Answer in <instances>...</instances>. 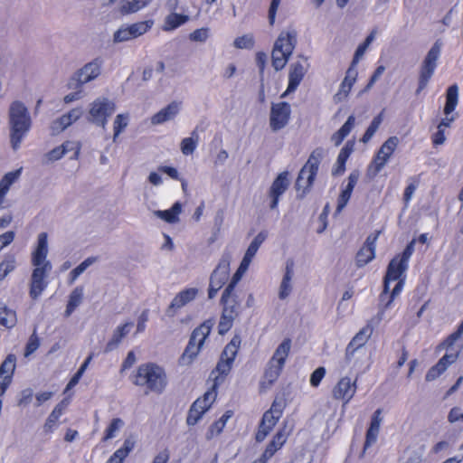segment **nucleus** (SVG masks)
I'll return each instance as SVG.
<instances>
[{
	"label": "nucleus",
	"mask_w": 463,
	"mask_h": 463,
	"mask_svg": "<svg viewBox=\"0 0 463 463\" xmlns=\"http://www.w3.org/2000/svg\"><path fill=\"white\" fill-rule=\"evenodd\" d=\"M182 206L180 203H175L172 207L168 210L159 211L158 215L166 222L173 223L178 220Z\"/></svg>",
	"instance_id": "8fccbe9b"
},
{
	"label": "nucleus",
	"mask_w": 463,
	"mask_h": 463,
	"mask_svg": "<svg viewBox=\"0 0 463 463\" xmlns=\"http://www.w3.org/2000/svg\"><path fill=\"white\" fill-rule=\"evenodd\" d=\"M399 144V138L395 136L390 137L383 142V144L377 150V153L380 154L383 157L389 159L393 155Z\"/></svg>",
	"instance_id": "49530a36"
},
{
	"label": "nucleus",
	"mask_w": 463,
	"mask_h": 463,
	"mask_svg": "<svg viewBox=\"0 0 463 463\" xmlns=\"http://www.w3.org/2000/svg\"><path fill=\"white\" fill-rule=\"evenodd\" d=\"M322 157V148L313 150L307 161L300 169L295 186L298 192L301 191L302 196H304L312 187L317 175Z\"/></svg>",
	"instance_id": "1a4fd4ad"
},
{
	"label": "nucleus",
	"mask_w": 463,
	"mask_h": 463,
	"mask_svg": "<svg viewBox=\"0 0 463 463\" xmlns=\"http://www.w3.org/2000/svg\"><path fill=\"white\" fill-rule=\"evenodd\" d=\"M15 238V232L8 231L0 235V251L9 244H11Z\"/></svg>",
	"instance_id": "774afa93"
},
{
	"label": "nucleus",
	"mask_w": 463,
	"mask_h": 463,
	"mask_svg": "<svg viewBox=\"0 0 463 463\" xmlns=\"http://www.w3.org/2000/svg\"><path fill=\"white\" fill-rule=\"evenodd\" d=\"M100 67L101 61L96 59L78 71L72 80L77 82L78 87H82L85 83L94 80L99 75Z\"/></svg>",
	"instance_id": "a878e982"
},
{
	"label": "nucleus",
	"mask_w": 463,
	"mask_h": 463,
	"mask_svg": "<svg viewBox=\"0 0 463 463\" xmlns=\"http://www.w3.org/2000/svg\"><path fill=\"white\" fill-rule=\"evenodd\" d=\"M355 123V118L351 115L347 118L345 124L332 136V141L335 146H339L349 135Z\"/></svg>",
	"instance_id": "4c0bfd02"
},
{
	"label": "nucleus",
	"mask_w": 463,
	"mask_h": 463,
	"mask_svg": "<svg viewBox=\"0 0 463 463\" xmlns=\"http://www.w3.org/2000/svg\"><path fill=\"white\" fill-rule=\"evenodd\" d=\"M16 368V356L9 354L0 364V397L5 394L12 383Z\"/></svg>",
	"instance_id": "b1692460"
},
{
	"label": "nucleus",
	"mask_w": 463,
	"mask_h": 463,
	"mask_svg": "<svg viewBox=\"0 0 463 463\" xmlns=\"http://www.w3.org/2000/svg\"><path fill=\"white\" fill-rule=\"evenodd\" d=\"M306 71L307 70L304 64L299 61H295L290 65L288 72V85L286 91L282 94V97H285L297 90L302 81Z\"/></svg>",
	"instance_id": "bb28decb"
},
{
	"label": "nucleus",
	"mask_w": 463,
	"mask_h": 463,
	"mask_svg": "<svg viewBox=\"0 0 463 463\" xmlns=\"http://www.w3.org/2000/svg\"><path fill=\"white\" fill-rule=\"evenodd\" d=\"M151 0H123L120 6L122 14H133L146 6Z\"/></svg>",
	"instance_id": "a18cd8bd"
},
{
	"label": "nucleus",
	"mask_w": 463,
	"mask_h": 463,
	"mask_svg": "<svg viewBox=\"0 0 463 463\" xmlns=\"http://www.w3.org/2000/svg\"><path fill=\"white\" fill-rule=\"evenodd\" d=\"M230 277V262L222 259L210 277L208 298H213L217 292L227 283Z\"/></svg>",
	"instance_id": "f3484780"
},
{
	"label": "nucleus",
	"mask_w": 463,
	"mask_h": 463,
	"mask_svg": "<svg viewBox=\"0 0 463 463\" xmlns=\"http://www.w3.org/2000/svg\"><path fill=\"white\" fill-rule=\"evenodd\" d=\"M382 409H377L372 415L370 426L366 430L364 449L374 444L377 440L382 422Z\"/></svg>",
	"instance_id": "cd10ccee"
},
{
	"label": "nucleus",
	"mask_w": 463,
	"mask_h": 463,
	"mask_svg": "<svg viewBox=\"0 0 463 463\" xmlns=\"http://www.w3.org/2000/svg\"><path fill=\"white\" fill-rule=\"evenodd\" d=\"M217 396V390L211 387L202 397L192 404L186 418L189 426L195 425L203 415L210 409Z\"/></svg>",
	"instance_id": "4468645a"
},
{
	"label": "nucleus",
	"mask_w": 463,
	"mask_h": 463,
	"mask_svg": "<svg viewBox=\"0 0 463 463\" xmlns=\"http://www.w3.org/2000/svg\"><path fill=\"white\" fill-rule=\"evenodd\" d=\"M293 268L294 262L293 260H288L286 265L285 273L279 287V297L280 299L287 298L291 293V280L293 277Z\"/></svg>",
	"instance_id": "2f4dec72"
},
{
	"label": "nucleus",
	"mask_w": 463,
	"mask_h": 463,
	"mask_svg": "<svg viewBox=\"0 0 463 463\" xmlns=\"http://www.w3.org/2000/svg\"><path fill=\"white\" fill-rule=\"evenodd\" d=\"M267 238V233L265 232H260L258 233V235L253 239V241L249 245L245 256L253 259L255 254L257 253L259 248L263 243V241Z\"/></svg>",
	"instance_id": "603ef678"
},
{
	"label": "nucleus",
	"mask_w": 463,
	"mask_h": 463,
	"mask_svg": "<svg viewBox=\"0 0 463 463\" xmlns=\"http://www.w3.org/2000/svg\"><path fill=\"white\" fill-rule=\"evenodd\" d=\"M151 24L150 21L139 22L129 25L128 28L131 31L132 37L136 38L146 33L151 28Z\"/></svg>",
	"instance_id": "5fc2aeb1"
},
{
	"label": "nucleus",
	"mask_w": 463,
	"mask_h": 463,
	"mask_svg": "<svg viewBox=\"0 0 463 463\" xmlns=\"http://www.w3.org/2000/svg\"><path fill=\"white\" fill-rule=\"evenodd\" d=\"M16 322V312L9 308L5 303L0 302V326L5 328H13Z\"/></svg>",
	"instance_id": "f704fd0d"
},
{
	"label": "nucleus",
	"mask_w": 463,
	"mask_h": 463,
	"mask_svg": "<svg viewBox=\"0 0 463 463\" xmlns=\"http://www.w3.org/2000/svg\"><path fill=\"white\" fill-rule=\"evenodd\" d=\"M69 141L62 144L60 146H56L46 154V157L49 161H55L61 158L68 150Z\"/></svg>",
	"instance_id": "13d9d810"
},
{
	"label": "nucleus",
	"mask_w": 463,
	"mask_h": 463,
	"mask_svg": "<svg viewBox=\"0 0 463 463\" xmlns=\"http://www.w3.org/2000/svg\"><path fill=\"white\" fill-rule=\"evenodd\" d=\"M81 115L80 109H72L68 113L63 114L54 122V128L64 130L67 127L71 126Z\"/></svg>",
	"instance_id": "79ce46f5"
},
{
	"label": "nucleus",
	"mask_w": 463,
	"mask_h": 463,
	"mask_svg": "<svg viewBox=\"0 0 463 463\" xmlns=\"http://www.w3.org/2000/svg\"><path fill=\"white\" fill-rule=\"evenodd\" d=\"M355 123V118L351 115L347 118L345 124L332 136V141L335 146H339L349 135Z\"/></svg>",
	"instance_id": "58836bf2"
},
{
	"label": "nucleus",
	"mask_w": 463,
	"mask_h": 463,
	"mask_svg": "<svg viewBox=\"0 0 463 463\" xmlns=\"http://www.w3.org/2000/svg\"><path fill=\"white\" fill-rule=\"evenodd\" d=\"M291 432L292 429H288L287 424L284 423L283 426H281L273 435L260 457L255 459L252 463H267L279 450L283 448Z\"/></svg>",
	"instance_id": "2eb2a0df"
},
{
	"label": "nucleus",
	"mask_w": 463,
	"mask_h": 463,
	"mask_svg": "<svg viewBox=\"0 0 463 463\" xmlns=\"http://www.w3.org/2000/svg\"><path fill=\"white\" fill-rule=\"evenodd\" d=\"M197 146V142L193 137H185L181 142V151L184 156L192 155Z\"/></svg>",
	"instance_id": "e2e57ef3"
},
{
	"label": "nucleus",
	"mask_w": 463,
	"mask_h": 463,
	"mask_svg": "<svg viewBox=\"0 0 463 463\" xmlns=\"http://www.w3.org/2000/svg\"><path fill=\"white\" fill-rule=\"evenodd\" d=\"M17 266L16 257L14 254H5L0 262V281L4 280L8 274L13 272Z\"/></svg>",
	"instance_id": "37998d69"
},
{
	"label": "nucleus",
	"mask_w": 463,
	"mask_h": 463,
	"mask_svg": "<svg viewBox=\"0 0 463 463\" xmlns=\"http://www.w3.org/2000/svg\"><path fill=\"white\" fill-rule=\"evenodd\" d=\"M128 126V116L124 114H118L115 118L113 123L114 129V139L127 128Z\"/></svg>",
	"instance_id": "bf43d9fd"
},
{
	"label": "nucleus",
	"mask_w": 463,
	"mask_h": 463,
	"mask_svg": "<svg viewBox=\"0 0 463 463\" xmlns=\"http://www.w3.org/2000/svg\"><path fill=\"white\" fill-rule=\"evenodd\" d=\"M232 411H227L224 412V414L217 420H215L212 425H211V432L213 433V432H216L217 434L221 433L222 430H223L227 420L232 416Z\"/></svg>",
	"instance_id": "052dcab7"
},
{
	"label": "nucleus",
	"mask_w": 463,
	"mask_h": 463,
	"mask_svg": "<svg viewBox=\"0 0 463 463\" xmlns=\"http://www.w3.org/2000/svg\"><path fill=\"white\" fill-rule=\"evenodd\" d=\"M242 273L243 272L238 269L222 294L221 305L222 310L218 324V333L222 335L226 334L232 327L233 321L238 316L240 304L237 300L234 289Z\"/></svg>",
	"instance_id": "39448f33"
},
{
	"label": "nucleus",
	"mask_w": 463,
	"mask_h": 463,
	"mask_svg": "<svg viewBox=\"0 0 463 463\" xmlns=\"http://www.w3.org/2000/svg\"><path fill=\"white\" fill-rule=\"evenodd\" d=\"M254 43V37L251 34H244L234 40V46L238 49H251Z\"/></svg>",
	"instance_id": "4d7b16f0"
},
{
	"label": "nucleus",
	"mask_w": 463,
	"mask_h": 463,
	"mask_svg": "<svg viewBox=\"0 0 463 463\" xmlns=\"http://www.w3.org/2000/svg\"><path fill=\"white\" fill-rule=\"evenodd\" d=\"M148 317H149V310L144 309L137 318V333H142L145 331L146 322L148 321Z\"/></svg>",
	"instance_id": "338daca9"
},
{
	"label": "nucleus",
	"mask_w": 463,
	"mask_h": 463,
	"mask_svg": "<svg viewBox=\"0 0 463 463\" xmlns=\"http://www.w3.org/2000/svg\"><path fill=\"white\" fill-rule=\"evenodd\" d=\"M188 20L189 16L186 14L171 13L165 19L163 30L166 32L173 31L185 24Z\"/></svg>",
	"instance_id": "e433bc0d"
},
{
	"label": "nucleus",
	"mask_w": 463,
	"mask_h": 463,
	"mask_svg": "<svg viewBox=\"0 0 463 463\" xmlns=\"http://www.w3.org/2000/svg\"><path fill=\"white\" fill-rule=\"evenodd\" d=\"M372 334L373 327L369 324L362 327L355 334L345 348V357L347 362H350L354 358V354L366 345Z\"/></svg>",
	"instance_id": "5701e85b"
},
{
	"label": "nucleus",
	"mask_w": 463,
	"mask_h": 463,
	"mask_svg": "<svg viewBox=\"0 0 463 463\" xmlns=\"http://www.w3.org/2000/svg\"><path fill=\"white\" fill-rule=\"evenodd\" d=\"M440 54V46L435 43L425 56L419 72L418 88L416 93L420 94L429 84L437 68V61Z\"/></svg>",
	"instance_id": "ddd939ff"
},
{
	"label": "nucleus",
	"mask_w": 463,
	"mask_h": 463,
	"mask_svg": "<svg viewBox=\"0 0 463 463\" xmlns=\"http://www.w3.org/2000/svg\"><path fill=\"white\" fill-rule=\"evenodd\" d=\"M179 112V103L173 101L163 108L151 118V122L155 125L162 124L174 118Z\"/></svg>",
	"instance_id": "c756f323"
},
{
	"label": "nucleus",
	"mask_w": 463,
	"mask_h": 463,
	"mask_svg": "<svg viewBox=\"0 0 463 463\" xmlns=\"http://www.w3.org/2000/svg\"><path fill=\"white\" fill-rule=\"evenodd\" d=\"M116 105L107 98L95 99L90 109L91 120L105 128L109 118L115 112Z\"/></svg>",
	"instance_id": "dca6fc26"
},
{
	"label": "nucleus",
	"mask_w": 463,
	"mask_h": 463,
	"mask_svg": "<svg viewBox=\"0 0 463 463\" xmlns=\"http://www.w3.org/2000/svg\"><path fill=\"white\" fill-rule=\"evenodd\" d=\"M198 294V289L195 288H187L180 291L173 298L172 302L166 308V315L168 317H174L176 311L186 304L194 300Z\"/></svg>",
	"instance_id": "393cba45"
},
{
	"label": "nucleus",
	"mask_w": 463,
	"mask_h": 463,
	"mask_svg": "<svg viewBox=\"0 0 463 463\" xmlns=\"http://www.w3.org/2000/svg\"><path fill=\"white\" fill-rule=\"evenodd\" d=\"M415 239H412L402 252L396 254L389 262L383 279V290L379 298L384 302V308L391 307L393 300L402 293L405 286L406 271L414 252Z\"/></svg>",
	"instance_id": "f257e3e1"
},
{
	"label": "nucleus",
	"mask_w": 463,
	"mask_h": 463,
	"mask_svg": "<svg viewBox=\"0 0 463 463\" xmlns=\"http://www.w3.org/2000/svg\"><path fill=\"white\" fill-rule=\"evenodd\" d=\"M133 326L132 322H126L119 325L113 332L111 338L106 345V351L114 350L122 341V339L129 333L130 328Z\"/></svg>",
	"instance_id": "7c9ffc66"
},
{
	"label": "nucleus",
	"mask_w": 463,
	"mask_h": 463,
	"mask_svg": "<svg viewBox=\"0 0 463 463\" xmlns=\"http://www.w3.org/2000/svg\"><path fill=\"white\" fill-rule=\"evenodd\" d=\"M463 335V320L458 325V328L449 335L442 342H440L435 348L437 354L446 350V354L437 362L436 364L431 366L425 376L427 382H431L440 376L447 368L454 364L459 357L463 350V343L461 337Z\"/></svg>",
	"instance_id": "7ed1b4c3"
},
{
	"label": "nucleus",
	"mask_w": 463,
	"mask_h": 463,
	"mask_svg": "<svg viewBox=\"0 0 463 463\" xmlns=\"http://www.w3.org/2000/svg\"><path fill=\"white\" fill-rule=\"evenodd\" d=\"M288 172L284 171L272 182L269 190V197L270 198L269 208L275 210L278 208L280 196L288 190L290 182L288 179Z\"/></svg>",
	"instance_id": "4be33fe9"
},
{
	"label": "nucleus",
	"mask_w": 463,
	"mask_h": 463,
	"mask_svg": "<svg viewBox=\"0 0 463 463\" xmlns=\"http://www.w3.org/2000/svg\"><path fill=\"white\" fill-rule=\"evenodd\" d=\"M458 103V86L455 83L450 85L446 90V102L443 109V112L446 118L441 119L438 125V128L444 130L449 128L455 118L449 116L456 109Z\"/></svg>",
	"instance_id": "6ab92c4d"
},
{
	"label": "nucleus",
	"mask_w": 463,
	"mask_h": 463,
	"mask_svg": "<svg viewBox=\"0 0 463 463\" xmlns=\"http://www.w3.org/2000/svg\"><path fill=\"white\" fill-rule=\"evenodd\" d=\"M283 411V403L275 400L270 408L263 413L258 430L255 434V440L257 442L263 441L271 432L279 419L282 417Z\"/></svg>",
	"instance_id": "f8f14e48"
},
{
	"label": "nucleus",
	"mask_w": 463,
	"mask_h": 463,
	"mask_svg": "<svg viewBox=\"0 0 463 463\" xmlns=\"http://www.w3.org/2000/svg\"><path fill=\"white\" fill-rule=\"evenodd\" d=\"M352 151L353 146H349V144H346L342 147L336 159V167L333 172L334 175H340L345 172L346 161L348 160Z\"/></svg>",
	"instance_id": "de8ad7c7"
},
{
	"label": "nucleus",
	"mask_w": 463,
	"mask_h": 463,
	"mask_svg": "<svg viewBox=\"0 0 463 463\" xmlns=\"http://www.w3.org/2000/svg\"><path fill=\"white\" fill-rule=\"evenodd\" d=\"M290 106L288 102L282 101L273 104L270 109L269 125L273 131L283 128L290 118Z\"/></svg>",
	"instance_id": "412c9836"
},
{
	"label": "nucleus",
	"mask_w": 463,
	"mask_h": 463,
	"mask_svg": "<svg viewBox=\"0 0 463 463\" xmlns=\"http://www.w3.org/2000/svg\"><path fill=\"white\" fill-rule=\"evenodd\" d=\"M383 121V113L378 114L373 118L372 122L370 123L369 127L365 130L364 134L363 135L361 141L363 143H367L371 140L374 133L379 128L381 123Z\"/></svg>",
	"instance_id": "3c124183"
},
{
	"label": "nucleus",
	"mask_w": 463,
	"mask_h": 463,
	"mask_svg": "<svg viewBox=\"0 0 463 463\" xmlns=\"http://www.w3.org/2000/svg\"><path fill=\"white\" fill-rule=\"evenodd\" d=\"M291 349V339L285 338L275 350L264 373V381L272 384L279 377Z\"/></svg>",
	"instance_id": "9b49d317"
},
{
	"label": "nucleus",
	"mask_w": 463,
	"mask_h": 463,
	"mask_svg": "<svg viewBox=\"0 0 463 463\" xmlns=\"http://www.w3.org/2000/svg\"><path fill=\"white\" fill-rule=\"evenodd\" d=\"M241 345V337L235 335L225 345L215 369L210 374L213 383L212 387L217 390L218 386L224 381L225 377L232 370L233 362L236 358Z\"/></svg>",
	"instance_id": "0eeeda50"
},
{
	"label": "nucleus",
	"mask_w": 463,
	"mask_h": 463,
	"mask_svg": "<svg viewBox=\"0 0 463 463\" xmlns=\"http://www.w3.org/2000/svg\"><path fill=\"white\" fill-rule=\"evenodd\" d=\"M83 298V288L81 286L76 287L69 296V300L65 309V317H70L73 311L81 303Z\"/></svg>",
	"instance_id": "ea45409f"
},
{
	"label": "nucleus",
	"mask_w": 463,
	"mask_h": 463,
	"mask_svg": "<svg viewBox=\"0 0 463 463\" xmlns=\"http://www.w3.org/2000/svg\"><path fill=\"white\" fill-rule=\"evenodd\" d=\"M380 233L381 231H375L367 236L355 256L357 267L362 268L375 258L376 242Z\"/></svg>",
	"instance_id": "aec40b11"
},
{
	"label": "nucleus",
	"mask_w": 463,
	"mask_h": 463,
	"mask_svg": "<svg viewBox=\"0 0 463 463\" xmlns=\"http://www.w3.org/2000/svg\"><path fill=\"white\" fill-rule=\"evenodd\" d=\"M376 33H377V29L376 28L373 29L371 31V33L366 36L365 40L358 45V47L355 50V52L354 54V57H353L350 66L354 67V68L356 67L360 59L363 57V55L365 53L369 45L374 40Z\"/></svg>",
	"instance_id": "a19ab883"
},
{
	"label": "nucleus",
	"mask_w": 463,
	"mask_h": 463,
	"mask_svg": "<svg viewBox=\"0 0 463 463\" xmlns=\"http://www.w3.org/2000/svg\"><path fill=\"white\" fill-rule=\"evenodd\" d=\"M10 142L14 150L19 149L29 132L32 120L27 108L20 101H14L9 109Z\"/></svg>",
	"instance_id": "423d86ee"
},
{
	"label": "nucleus",
	"mask_w": 463,
	"mask_h": 463,
	"mask_svg": "<svg viewBox=\"0 0 463 463\" xmlns=\"http://www.w3.org/2000/svg\"><path fill=\"white\" fill-rule=\"evenodd\" d=\"M124 425L123 420L120 418H114L106 428L102 441H107L115 437L116 432L120 430Z\"/></svg>",
	"instance_id": "864d4df0"
},
{
	"label": "nucleus",
	"mask_w": 463,
	"mask_h": 463,
	"mask_svg": "<svg viewBox=\"0 0 463 463\" xmlns=\"http://www.w3.org/2000/svg\"><path fill=\"white\" fill-rule=\"evenodd\" d=\"M134 448L130 439H125L121 448L118 449L107 460L106 463H123Z\"/></svg>",
	"instance_id": "c9c22d12"
},
{
	"label": "nucleus",
	"mask_w": 463,
	"mask_h": 463,
	"mask_svg": "<svg viewBox=\"0 0 463 463\" xmlns=\"http://www.w3.org/2000/svg\"><path fill=\"white\" fill-rule=\"evenodd\" d=\"M61 414H62V408L60 405H57L52 410L51 414L48 416V418L44 423L43 430H44L45 433H51L53 431V430L57 426V422L59 421Z\"/></svg>",
	"instance_id": "09e8293b"
},
{
	"label": "nucleus",
	"mask_w": 463,
	"mask_h": 463,
	"mask_svg": "<svg viewBox=\"0 0 463 463\" xmlns=\"http://www.w3.org/2000/svg\"><path fill=\"white\" fill-rule=\"evenodd\" d=\"M39 345L40 343L38 337L34 335H31L25 345L24 355L29 356L34 353L38 349Z\"/></svg>",
	"instance_id": "69168bd1"
},
{
	"label": "nucleus",
	"mask_w": 463,
	"mask_h": 463,
	"mask_svg": "<svg viewBox=\"0 0 463 463\" xmlns=\"http://www.w3.org/2000/svg\"><path fill=\"white\" fill-rule=\"evenodd\" d=\"M94 258H87L85 260H83L80 265H78L76 268H74L70 272V283H73L77 278L90 266L94 262Z\"/></svg>",
	"instance_id": "6e6d98bb"
},
{
	"label": "nucleus",
	"mask_w": 463,
	"mask_h": 463,
	"mask_svg": "<svg viewBox=\"0 0 463 463\" xmlns=\"http://www.w3.org/2000/svg\"><path fill=\"white\" fill-rule=\"evenodd\" d=\"M326 373L323 366L317 367L310 375L309 383L312 387H318Z\"/></svg>",
	"instance_id": "680f3d73"
},
{
	"label": "nucleus",
	"mask_w": 463,
	"mask_h": 463,
	"mask_svg": "<svg viewBox=\"0 0 463 463\" xmlns=\"http://www.w3.org/2000/svg\"><path fill=\"white\" fill-rule=\"evenodd\" d=\"M358 72L354 67L350 66L346 71L345 77L340 84L337 96L345 98L350 93L354 84L356 81Z\"/></svg>",
	"instance_id": "72a5a7b5"
},
{
	"label": "nucleus",
	"mask_w": 463,
	"mask_h": 463,
	"mask_svg": "<svg viewBox=\"0 0 463 463\" xmlns=\"http://www.w3.org/2000/svg\"><path fill=\"white\" fill-rule=\"evenodd\" d=\"M297 43L295 32H281L274 43L271 63L276 71L282 70L291 56Z\"/></svg>",
	"instance_id": "6e6552de"
},
{
	"label": "nucleus",
	"mask_w": 463,
	"mask_h": 463,
	"mask_svg": "<svg viewBox=\"0 0 463 463\" xmlns=\"http://www.w3.org/2000/svg\"><path fill=\"white\" fill-rule=\"evenodd\" d=\"M387 163L388 160L376 152L367 166V175L371 178L377 176Z\"/></svg>",
	"instance_id": "c03bdc74"
},
{
	"label": "nucleus",
	"mask_w": 463,
	"mask_h": 463,
	"mask_svg": "<svg viewBox=\"0 0 463 463\" xmlns=\"http://www.w3.org/2000/svg\"><path fill=\"white\" fill-rule=\"evenodd\" d=\"M130 381L143 390L145 394H162L168 384L165 370L152 362L140 364L131 374Z\"/></svg>",
	"instance_id": "20e7f679"
},
{
	"label": "nucleus",
	"mask_w": 463,
	"mask_h": 463,
	"mask_svg": "<svg viewBox=\"0 0 463 463\" xmlns=\"http://www.w3.org/2000/svg\"><path fill=\"white\" fill-rule=\"evenodd\" d=\"M213 325V319H208L192 332L188 345L181 356L182 364H191L197 356Z\"/></svg>",
	"instance_id": "9d476101"
},
{
	"label": "nucleus",
	"mask_w": 463,
	"mask_h": 463,
	"mask_svg": "<svg viewBox=\"0 0 463 463\" xmlns=\"http://www.w3.org/2000/svg\"><path fill=\"white\" fill-rule=\"evenodd\" d=\"M209 37V29L208 28H199L194 30L193 33L189 34V39L192 42H205Z\"/></svg>",
	"instance_id": "0e129e2a"
},
{
	"label": "nucleus",
	"mask_w": 463,
	"mask_h": 463,
	"mask_svg": "<svg viewBox=\"0 0 463 463\" xmlns=\"http://www.w3.org/2000/svg\"><path fill=\"white\" fill-rule=\"evenodd\" d=\"M357 391V379L352 381L348 376L341 377L332 390L335 400L342 401L344 405L349 403Z\"/></svg>",
	"instance_id": "a211bd4d"
},
{
	"label": "nucleus",
	"mask_w": 463,
	"mask_h": 463,
	"mask_svg": "<svg viewBox=\"0 0 463 463\" xmlns=\"http://www.w3.org/2000/svg\"><path fill=\"white\" fill-rule=\"evenodd\" d=\"M359 175L357 172H352L347 178V184L340 193L337 198L336 211L341 212L349 202L353 190L357 184Z\"/></svg>",
	"instance_id": "c85d7f7f"
},
{
	"label": "nucleus",
	"mask_w": 463,
	"mask_h": 463,
	"mask_svg": "<svg viewBox=\"0 0 463 463\" xmlns=\"http://www.w3.org/2000/svg\"><path fill=\"white\" fill-rule=\"evenodd\" d=\"M21 169L6 173L0 180V209H2L5 197L7 194L10 186L18 179Z\"/></svg>",
	"instance_id": "473e14b6"
},
{
	"label": "nucleus",
	"mask_w": 463,
	"mask_h": 463,
	"mask_svg": "<svg viewBox=\"0 0 463 463\" xmlns=\"http://www.w3.org/2000/svg\"><path fill=\"white\" fill-rule=\"evenodd\" d=\"M48 254V235L41 232L38 235L37 245L32 253V264L35 267L33 270L30 283L29 295L33 300H36L47 288L45 277L52 269L51 263L46 260Z\"/></svg>",
	"instance_id": "f03ea898"
}]
</instances>
